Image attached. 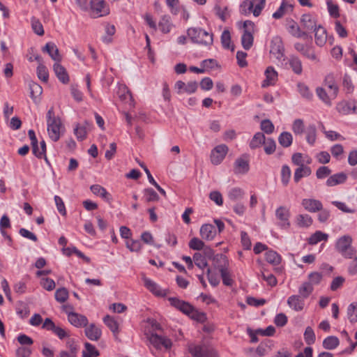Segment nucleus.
<instances>
[{
    "label": "nucleus",
    "mask_w": 357,
    "mask_h": 357,
    "mask_svg": "<svg viewBox=\"0 0 357 357\" xmlns=\"http://www.w3.org/2000/svg\"><path fill=\"white\" fill-rule=\"evenodd\" d=\"M47 132L50 139L56 142L60 138L61 130L63 125L61 119L55 116L53 107H51L47 113Z\"/></svg>",
    "instance_id": "obj_1"
},
{
    "label": "nucleus",
    "mask_w": 357,
    "mask_h": 357,
    "mask_svg": "<svg viewBox=\"0 0 357 357\" xmlns=\"http://www.w3.org/2000/svg\"><path fill=\"white\" fill-rule=\"evenodd\" d=\"M191 40L199 45L211 46L213 43V33L199 27H191L187 31Z\"/></svg>",
    "instance_id": "obj_2"
},
{
    "label": "nucleus",
    "mask_w": 357,
    "mask_h": 357,
    "mask_svg": "<svg viewBox=\"0 0 357 357\" xmlns=\"http://www.w3.org/2000/svg\"><path fill=\"white\" fill-rule=\"evenodd\" d=\"M352 241L349 235H344L336 241V250L346 259H352L356 253L355 249L351 246Z\"/></svg>",
    "instance_id": "obj_3"
},
{
    "label": "nucleus",
    "mask_w": 357,
    "mask_h": 357,
    "mask_svg": "<svg viewBox=\"0 0 357 357\" xmlns=\"http://www.w3.org/2000/svg\"><path fill=\"white\" fill-rule=\"evenodd\" d=\"M255 23L250 20L243 22V33L241 36V44L245 50H250L254 42Z\"/></svg>",
    "instance_id": "obj_4"
},
{
    "label": "nucleus",
    "mask_w": 357,
    "mask_h": 357,
    "mask_svg": "<svg viewBox=\"0 0 357 357\" xmlns=\"http://www.w3.org/2000/svg\"><path fill=\"white\" fill-rule=\"evenodd\" d=\"M188 351L192 357H218L215 349L205 344H190Z\"/></svg>",
    "instance_id": "obj_5"
},
{
    "label": "nucleus",
    "mask_w": 357,
    "mask_h": 357,
    "mask_svg": "<svg viewBox=\"0 0 357 357\" xmlns=\"http://www.w3.org/2000/svg\"><path fill=\"white\" fill-rule=\"evenodd\" d=\"M91 15L93 18L104 17L109 14V8L105 0H91Z\"/></svg>",
    "instance_id": "obj_6"
},
{
    "label": "nucleus",
    "mask_w": 357,
    "mask_h": 357,
    "mask_svg": "<svg viewBox=\"0 0 357 357\" xmlns=\"http://www.w3.org/2000/svg\"><path fill=\"white\" fill-rule=\"evenodd\" d=\"M229 151L228 146L225 144L216 146L211 153V162L215 165H220L225 159Z\"/></svg>",
    "instance_id": "obj_7"
},
{
    "label": "nucleus",
    "mask_w": 357,
    "mask_h": 357,
    "mask_svg": "<svg viewBox=\"0 0 357 357\" xmlns=\"http://www.w3.org/2000/svg\"><path fill=\"white\" fill-rule=\"evenodd\" d=\"M290 211L286 206H279L275 211V216L279 220L278 225L282 229H288L290 227Z\"/></svg>",
    "instance_id": "obj_8"
},
{
    "label": "nucleus",
    "mask_w": 357,
    "mask_h": 357,
    "mask_svg": "<svg viewBox=\"0 0 357 357\" xmlns=\"http://www.w3.org/2000/svg\"><path fill=\"white\" fill-rule=\"evenodd\" d=\"M284 45L282 39L280 37L273 38L271 41L270 53L273 54L278 60L284 59Z\"/></svg>",
    "instance_id": "obj_9"
},
{
    "label": "nucleus",
    "mask_w": 357,
    "mask_h": 357,
    "mask_svg": "<svg viewBox=\"0 0 357 357\" xmlns=\"http://www.w3.org/2000/svg\"><path fill=\"white\" fill-rule=\"evenodd\" d=\"M172 306L182 312L183 314L189 316L193 310V306L188 302L180 300L176 297H169L168 298Z\"/></svg>",
    "instance_id": "obj_10"
},
{
    "label": "nucleus",
    "mask_w": 357,
    "mask_h": 357,
    "mask_svg": "<svg viewBox=\"0 0 357 357\" xmlns=\"http://www.w3.org/2000/svg\"><path fill=\"white\" fill-rule=\"evenodd\" d=\"M221 257H222V259H215L214 260L222 262V264L218 266L222 279V282L226 286H231L233 284V280L231 278L230 273L227 268L228 260L227 257L222 255H221Z\"/></svg>",
    "instance_id": "obj_11"
},
{
    "label": "nucleus",
    "mask_w": 357,
    "mask_h": 357,
    "mask_svg": "<svg viewBox=\"0 0 357 357\" xmlns=\"http://www.w3.org/2000/svg\"><path fill=\"white\" fill-rule=\"evenodd\" d=\"M142 280L145 287L152 294L159 297H165L168 293L167 289H162L155 282L143 275Z\"/></svg>",
    "instance_id": "obj_12"
},
{
    "label": "nucleus",
    "mask_w": 357,
    "mask_h": 357,
    "mask_svg": "<svg viewBox=\"0 0 357 357\" xmlns=\"http://www.w3.org/2000/svg\"><path fill=\"white\" fill-rule=\"evenodd\" d=\"M149 340L156 349H160L162 347L169 349L172 347V341L169 338L158 335L156 333L151 334Z\"/></svg>",
    "instance_id": "obj_13"
},
{
    "label": "nucleus",
    "mask_w": 357,
    "mask_h": 357,
    "mask_svg": "<svg viewBox=\"0 0 357 357\" xmlns=\"http://www.w3.org/2000/svg\"><path fill=\"white\" fill-rule=\"evenodd\" d=\"M68 314V319L69 322L75 327H85L88 324V319L86 316L66 310Z\"/></svg>",
    "instance_id": "obj_14"
},
{
    "label": "nucleus",
    "mask_w": 357,
    "mask_h": 357,
    "mask_svg": "<svg viewBox=\"0 0 357 357\" xmlns=\"http://www.w3.org/2000/svg\"><path fill=\"white\" fill-rule=\"evenodd\" d=\"M218 231L215 226L211 224L203 225L199 230V234L202 239L206 241H212L216 236Z\"/></svg>",
    "instance_id": "obj_15"
},
{
    "label": "nucleus",
    "mask_w": 357,
    "mask_h": 357,
    "mask_svg": "<svg viewBox=\"0 0 357 357\" xmlns=\"http://www.w3.org/2000/svg\"><path fill=\"white\" fill-rule=\"evenodd\" d=\"M301 24L307 33V31H312L317 26L316 18L310 13L302 15Z\"/></svg>",
    "instance_id": "obj_16"
},
{
    "label": "nucleus",
    "mask_w": 357,
    "mask_h": 357,
    "mask_svg": "<svg viewBox=\"0 0 357 357\" xmlns=\"http://www.w3.org/2000/svg\"><path fill=\"white\" fill-rule=\"evenodd\" d=\"M301 204L306 211L310 213L321 211L323 208L322 203L319 200L314 199H303Z\"/></svg>",
    "instance_id": "obj_17"
},
{
    "label": "nucleus",
    "mask_w": 357,
    "mask_h": 357,
    "mask_svg": "<svg viewBox=\"0 0 357 357\" xmlns=\"http://www.w3.org/2000/svg\"><path fill=\"white\" fill-rule=\"evenodd\" d=\"M266 79L262 82L261 86L265 88L274 85L278 80V73L272 66H268L265 70Z\"/></svg>",
    "instance_id": "obj_18"
},
{
    "label": "nucleus",
    "mask_w": 357,
    "mask_h": 357,
    "mask_svg": "<svg viewBox=\"0 0 357 357\" xmlns=\"http://www.w3.org/2000/svg\"><path fill=\"white\" fill-rule=\"evenodd\" d=\"M42 51L47 53L54 61L56 62H60L61 61V56L59 54V49L54 43H47L43 47Z\"/></svg>",
    "instance_id": "obj_19"
},
{
    "label": "nucleus",
    "mask_w": 357,
    "mask_h": 357,
    "mask_svg": "<svg viewBox=\"0 0 357 357\" xmlns=\"http://www.w3.org/2000/svg\"><path fill=\"white\" fill-rule=\"evenodd\" d=\"M287 304L295 311H301L305 305L304 298L299 295H292L288 298Z\"/></svg>",
    "instance_id": "obj_20"
},
{
    "label": "nucleus",
    "mask_w": 357,
    "mask_h": 357,
    "mask_svg": "<svg viewBox=\"0 0 357 357\" xmlns=\"http://www.w3.org/2000/svg\"><path fill=\"white\" fill-rule=\"evenodd\" d=\"M250 169L249 162L243 158H238L235 160L234 172L236 174H246Z\"/></svg>",
    "instance_id": "obj_21"
},
{
    "label": "nucleus",
    "mask_w": 357,
    "mask_h": 357,
    "mask_svg": "<svg viewBox=\"0 0 357 357\" xmlns=\"http://www.w3.org/2000/svg\"><path fill=\"white\" fill-rule=\"evenodd\" d=\"M53 70L60 82L63 84L68 83L69 76L66 68L63 66H61L59 62H56L53 66Z\"/></svg>",
    "instance_id": "obj_22"
},
{
    "label": "nucleus",
    "mask_w": 357,
    "mask_h": 357,
    "mask_svg": "<svg viewBox=\"0 0 357 357\" xmlns=\"http://www.w3.org/2000/svg\"><path fill=\"white\" fill-rule=\"evenodd\" d=\"M312 31L314 32L316 44L323 46L327 40L326 30L322 26L318 25Z\"/></svg>",
    "instance_id": "obj_23"
},
{
    "label": "nucleus",
    "mask_w": 357,
    "mask_h": 357,
    "mask_svg": "<svg viewBox=\"0 0 357 357\" xmlns=\"http://www.w3.org/2000/svg\"><path fill=\"white\" fill-rule=\"evenodd\" d=\"M85 335L89 340L97 341L100 339L102 332L100 328L91 324L85 328Z\"/></svg>",
    "instance_id": "obj_24"
},
{
    "label": "nucleus",
    "mask_w": 357,
    "mask_h": 357,
    "mask_svg": "<svg viewBox=\"0 0 357 357\" xmlns=\"http://www.w3.org/2000/svg\"><path fill=\"white\" fill-rule=\"evenodd\" d=\"M347 179V175L344 172H340L329 176L326 181V185L329 187H332L336 185L342 184L346 182Z\"/></svg>",
    "instance_id": "obj_25"
},
{
    "label": "nucleus",
    "mask_w": 357,
    "mask_h": 357,
    "mask_svg": "<svg viewBox=\"0 0 357 357\" xmlns=\"http://www.w3.org/2000/svg\"><path fill=\"white\" fill-rule=\"evenodd\" d=\"M293 11V5L288 3L286 0H283L279 8L273 14L275 19H280L285 14Z\"/></svg>",
    "instance_id": "obj_26"
},
{
    "label": "nucleus",
    "mask_w": 357,
    "mask_h": 357,
    "mask_svg": "<svg viewBox=\"0 0 357 357\" xmlns=\"http://www.w3.org/2000/svg\"><path fill=\"white\" fill-rule=\"evenodd\" d=\"M90 189L94 195L100 196L106 202H110L112 201V199L111 195L101 185L98 184L92 185Z\"/></svg>",
    "instance_id": "obj_27"
},
{
    "label": "nucleus",
    "mask_w": 357,
    "mask_h": 357,
    "mask_svg": "<svg viewBox=\"0 0 357 357\" xmlns=\"http://www.w3.org/2000/svg\"><path fill=\"white\" fill-rule=\"evenodd\" d=\"M294 47L298 52H301L303 56H306L309 59L315 60L317 59L314 50L310 47H307L301 43H296L294 45Z\"/></svg>",
    "instance_id": "obj_28"
},
{
    "label": "nucleus",
    "mask_w": 357,
    "mask_h": 357,
    "mask_svg": "<svg viewBox=\"0 0 357 357\" xmlns=\"http://www.w3.org/2000/svg\"><path fill=\"white\" fill-rule=\"evenodd\" d=\"M312 174L311 168L308 166L298 167L294 172V180L296 183H298L303 177H306Z\"/></svg>",
    "instance_id": "obj_29"
},
{
    "label": "nucleus",
    "mask_w": 357,
    "mask_h": 357,
    "mask_svg": "<svg viewBox=\"0 0 357 357\" xmlns=\"http://www.w3.org/2000/svg\"><path fill=\"white\" fill-rule=\"evenodd\" d=\"M265 135L261 132L255 133L250 142L249 146L251 149L259 148L265 142Z\"/></svg>",
    "instance_id": "obj_30"
},
{
    "label": "nucleus",
    "mask_w": 357,
    "mask_h": 357,
    "mask_svg": "<svg viewBox=\"0 0 357 357\" xmlns=\"http://www.w3.org/2000/svg\"><path fill=\"white\" fill-rule=\"evenodd\" d=\"M340 340L336 336H328L326 337L322 343V346L325 349L333 350L338 347Z\"/></svg>",
    "instance_id": "obj_31"
},
{
    "label": "nucleus",
    "mask_w": 357,
    "mask_h": 357,
    "mask_svg": "<svg viewBox=\"0 0 357 357\" xmlns=\"http://www.w3.org/2000/svg\"><path fill=\"white\" fill-rule=\"evenodd\" d=\"M288 30L296 38H305L308 36L307 32L301 31L300 26L294 21L288 26Z\"/></svg>",
    "instance_id": "obj_32"
},
{
    "label": "nucleus",
    "mask_w": 357,
    "mask_h": 357,
    "mask_svg": "<svg viewBox=\"0 0 357 357\" xmlns=\"http://www.w3.org/2000/svg\"><path fill=\"white\" fill-rule=\"evenodd\" d=\"M289 63L294 73L296 75H301L302 73V62L298 57L294 56H290Z\"/></svg>",
    "instance_id": "obj_33"
},
{
    "label": "nucleus",
    "mask_w": 357,
    "mask_h": 357,
    "mask_svg": "<svg viewBox=\"0 0 357 357\" xmlns=\"http://www.w3.org/2000/svg\"><path fill=\"white\" fill-rule=\"evenodd\" d=\"M306 140L310 145H314L317 139V128L315 125L310 124L305 130Z\"/></svg>",
    "instance_id": "obj_34"
},
{
    "label": "nucleus",
    "mask_w": 357,
    "mask_h": 357,
    "mask_svg": "<svg viewBox=\"0 0 357 357\" xmlns=\"http://www.w3.org/2000/svg\"><path fill=\"white\" fill-rule=\"evenodd\" d=\"M279 144L284 147H289L293 142L292 135L289 132H282L278 137Z\"/></svg>",
    "instance_id": "obj_35"
},
{
    "label": "nucleus",
    "mask_w": 357,
    "mask_h": 357,
    "mask_svg": "<svg viewBox=\"0 0 357 357\" xmlns=\"http://www.w3.org/2000/svg\"><path fill=\"white\" fill-rule=\"evenodd\" d=\"M314 291V287L310 282H304L298 288L299 296L303 298H307Z\"/></svg>",
    "instance_id": "obj_36"
},
{
    "label": "nucleus",
    "mask_w": 357,
    "mask_h": 357,
    "mask_svg": "<svg viewBox=\"0 0 357 357\" xmlns=\"http://www.w3.org/2000/svg\"><path fill=\"white\" fill-rule=\"evenodd\" d=\"M266 260L273 265H278L280 264L282 258L275 251L268 250L265 254Z\"/></svg>",
    "instance_id": "obj_37"
},
{
    "label": "nucleus",
    "mask_w": 357,
    "mask_h": 357,
    "mask_svg": "<svg viewBox=\"0 0 357 357\" xmlns=\"http://www.w3.org/2000/svg\"><path fill=\"white\" fill-rule=\"evenodd\" d=\"M29 89L30 97L34 102H36V98L42 94L43 88L38 83L32 82L29 84Z\"/></svg>",
    "instance_id": "obj_38"
},
{
    "label": "nucleus",
    "mask_w": 357,
    "mask_h": 357,
    "mask_svg": "<svg viewBox=\"0 0 357 357\" xmlns=\"http://www.w3.org/2000/svg\"><path fill=\"white\" fill-rule=\"evenodd\" d=\"M103 321L114 334L119 333V324L117 321L109 315L104 317Z\"/></svg>",
    "instance_id": "obj_39"
},
{
    "label": "nucleus",
    "mask_w": 357,
    "mask_h": 357,
    "mask_svg": "<svg viewBox=\"0 0 357 357\" xmlns=\"http://www.w3.org/2000/svg\"><path fill=\"white\" fill-rule=\"evenodd\" d=\"M328 234H324L320 231H317L308 239V243L310 245H315L321 241H326Z\"/></svg>",
    "instance_id": "obj_40"
},
{
    "label": "nucleus",
    "mask_w": 357,
    "mask_h": 357,
    "mask_svg": "<svg viewBox=\"0 0 357 357\" xmlns=\"http://www.w3.org/2000/svg\"><path fill=\"white\" fill-rule=\"evenodd\" d=\"M16 312L22 318H25L29 314V308L26 303L19 301L16 305Z\"/></svg>",
    "instance_id": "obj_41"
},
{
    "label": "nucleus",
    "mask_w": 357,
    "mask_h": 357,
    "mask_svg": "<svg viewBox=\"0 0 357 357\" xmlns=\"http://www.w3.org/2000/svg\"><path fill=\"white\" fill-rule=\"evenodd\" d=\"M254 3L250 0L243 1L240 5V12L242 15H248L253 13Z\"/></svg>",
    "instance_id": "obj_42"
},
{
    "label": "nucleus",
    "mask_w": 357,
    "mask_h": 357,
    "mask_svg": "<svg viewBox=\"0 0 357 357\" xmlns=\"http://www.w3.org/2000/svg\"><path fill=\"white\" fill-rule=\"evenodd\" d=\"M297 225L301 227H308L312 223V219L309 215H298L296 217Z\"/></svg>",
    "instance_id": "obj_43"
},
{
    "label": "nucleus",
    "mask_w": 357,
    "mask_h": 357,
    "mask_svg": "<svg viewBox=\"0 0 357 357\" xmlns=\"http://www.w3.org/2000/svg\"><path fill=\"white\" fill-rule=\"evenodd\" d=\"M337 109L342 114H348L351 110L355 112L356 107H351V104L347 101H342L337 104Z\"/></svg>",
    "instance_id": "obj_44"
},
{
    "label": "nucleus",
    "mask_w": 357,
    "mask_h": 357,
    "mask_svg": "<svg viewBox=\"0 0 357 357\" xmlns=\"http://www.w3.org/2000/svg\"><path fill=\"white\" fill-rule=\"evenodd\" d=\"M37 76L39 79L47 83L49 79L48 70L45 65L38 66L36 69Z\"/></svg>",
    "instance_id": "obj_45"
},
{
    "label": "nucleus",
    "mask_w": 357,
    "mask_h": 357,
    "mask_svg": "<svg viewBox=\"0 0 357 357\" xmlns=\"http://www.w3.org/2000/svg\"><path fill=\"white\" fill-rule=\"evenodd\" d=\"M298 90L301 96L307 100H311L313 94L310 91L308 86L304 83L299 82L297 84Z\"/></svg>",
    "instance_id": "obj_46"
},
{
    "label": "nucleus",
    "mask_w": 357,
    "mask_h": 357,
    "mask_svg": "<svg viewBox=\"0 0 357 357\" xmlns=\"http://www.w3.org/2000/svg\"><path fill=\"white\" fill-rule=\"evenodd\" d=\"M303 336L307 344L311 345L315 342L316 336L313 329L310 326H307L305 328Z\"/></svg>",
    "instance_id": "obj_47"
},
{
    "label": "nucleus",
    "mask_w": 357,
    "mask_h": 357,
    "mask_svg": "<svg viewBox=\"0 0 357 357\" xmlns=\"http://www.w3.org/2000/svg\"><path fill=\"white\" fill-rule=\"evenodd\" d=\"M264 146V151L267 155H271L275 151L276 144L272 138H265V142L263 144Z\"/></svg>",
    "instance_id": "obj_48"
},
{
    "label": "nucleus",
    "mask_w": 357,
    "mask_h": 357,
    "mask_svg": "<svg viewBox=\"0 0 357 357\" xmlns=\"http://www.w3.org/2000/svg\"><path fill=\"white\" fill-rule=\"evenodd\" d=\"M347 316L351 323L357 322V303H351L349 305Z\"/></svg>",
    "instance_id": "obj_49"
},
{
    "label": "nucleus",
    "mask_w": 357,
    "mask_h": 357,
    "mask_svg": "<svg viewBox=\"0 0 357 357\" xmlns=\"http://www.w3.org/2000/svg\"><path fill=\"white\" fill-rule=\"evenodd\" d=\"M188 317L199 323H204L206 320V314L204 312H199L195 307H193Z\"/></svg>",
    "instance_id": "obj_50"
},
{
    "label": "nucleus",
    "mask_w": 357,
    "mask_h": 357,
    "mask_svg": "<svg viewBox=\"0 0 357 357\" xmlns=\"http://www.w3.org/2000/svg\"><path fill=\"white\" fill-rule=\"evenodd\" d=\"M193 260L195 265L201 269H204L208 266L205 257L199 252L194 254Z\"/></svg>",
    "instance_id": "obj_51"
},
{
    "label": "nucleus",
    "mask_w": 357,
    "mask_h": 357,
    "mask_svg": "<svg viewBox=\"0 0 357 357\" xmlns=\"http://www.w3.org/2000/svg\"><path fill=\"white\" fill-rule=\"evenodd\" d=\"M327 8L331 16L337 18L340 17V8L337 4H334L332 0L326 1Z\"/></svg>",
    "instance_id": "obj_52"
},
{
    "label": "nucleus",
    "mask_w": 357,
    "mask_h": 357,
    "mask_svg": "<svg viewBox=\"0 0 357 357\" xmlns=\"http://www.w3.org/2000/svg\"><path fill=\"white\" fill-rule=\"evenodd\" d=\"M68 298V291L65 287L58 289L55 292V299L62 303Z\"/></svg>",
    "instance_id": "obj_53"
},
{
    "label": "nucleus",
    "mask_w": 357,
    "mask_h": 357,
    "mask_svg": "<svg viewBox=\"0 0 357 357\" xmlns=\"http://www.w3.org/2000/svg\"><path fill=\"white\" fill-rule=\"evenodd\" d=\"M105 32L107 36L102 37V41L105 43H110L112 41V36L114 35L116 29L114 25H110L107 24L105 26Z\"/></svg>",
    "instance_id": "obj_54"
},
{
    "label": "nucleus",
    "mask_w": 357,
    "mask_h": 357,
    "mask_svg": "<svg viewBox=\"0 0 357 357\" xmlns=\"http://www.w3.org/2000/svg\"><path fill=\"white\" fill-rule=\"evenodd\" d=\"M292 130L295 135H302L304 132V123L301 119L294 120L292 124Z\"/></svg>",
    "instance_id": "obj_55"
},
{
    "label": "nucleus",
    "mask_w": 357,
    "mask_h": 357,
    "mask_svg": "<svg viewBox=\"0 0 357 357\" xmlns=\"http://www.w3.org/2000/svg\"><path fill=\"white\" fill-rule=\"evenodd\" d=\"M31 26L35 33L38 36L44 35V29L40 22L36 17L31 18Z\"/></svg>",
    "instance_id": "obj_56"
},
{
    "label": "nucleus",
    "mask_w": 357,
    "mask_h": 357,
    "mask_svg": "<svg viewBox=\"0 0 357 357\" xmlns=\"http://www.w3.org/2000/svg\"><path fill=\"white\" fill-rule=\"evenodd\" d=\"M244 192L239 188H234L230 190L228 194L229 198L232 201H236L243 197Z\"/></svg>",
    "instance_id": "obj_57"
},
{
    "label": "nucleus",
    "mask_w": 357,
    "mask_h": 357,
    "mask_svg": "<svg viewBox=\"0 0 357 357\" xmlns=\"http://www.w3.org/2000/svg\"><path fill=\"white\" fill-rule=\"evenodd\" d=\"M260 128L265 133L270 135L274 131V125L269 119L262 120L261 122Z\"/></svg>",
    "instance_id": "obj_58"
},
{
    "label": "nucleus",
    "mask_w": 357,
    "mask_h": 357,
    "mask_svg": "<svg viewBox=\"0 0 357 357\" xmlns=\"http://www.w3.org/2000/svg\"><path fill=\"white\" fill-rule=\"evenodd\" d=\"M291 177V169L289 166L283 165L281 169V180L284 185L289 183Z\"/></svg>",
    "instance_id": "obj_59"
},
{
    "label": "nucleus",
    "mask_w": 357,
    "mask_h": 357,
    "mask_svg": "<svg viewBox=\"0 0 357 357\" xmlns=\"http://www.w3.org/2000/svg\"><path fill=\"white\" fill-rule=\"evenodd\" d=\"M188 245L193 250H202L204 247V243L201 239L194 237L190 241Z\"/></svg>",
    "instance_id": "obj_60"
},
{
    "label": "nucleus",
    "mask_w": 357,
    "mask_h": 357,
    "mask_svg": "<svg viewBox=\"0 0 357 357\" xmlns=\"http://www.w3.org/2000/svg\"><path fill=\"white\" fill-rule=\"evenodd\" d=\"M252 1L254 3L253 15L257 17L261 14V10L264 8L266 0H252Z\"/></svg>",
    "instance_id": "obj_61"
},
{
    "label": "nucleus",
    "mask_w": 357,
    "mask_h": 357,
    "mask_svg": "<svg viewBox=\"0 0 357 357\" xmlns=\"http://www.w3.org/2000/svg\"><path fill=\"white\" fill-rule=\"evenodd\" d=\"M309 281L307 282H310L312 286L319 284L322 280V274L319 272H312L308 275Z\"/></svg>",
    "instance_id": "obj_62"
},
{
    "label": "nucleus",
    "mask_w": 357,
    "mask_h": 357,
    "mask_svg": "<svg viewBox=\"0 0 357 357\" xmlns=\"http://www.w3.org/2000/svg\"><path fill=\"white\" fill-rule=\"evenodd\" d=\"M331 173V170L328 167L321 166L319 167L316 172V176L319 179H323L328 176Z\"/></svg>",
    "instance_id": "obj_63"
},
{
    "label": "nucleus",
    "mask_w": 357,
    "mask_h": 357,
    "mask_svg": "<svg viewBox=\"0 0 357 357\" xmlns=\"http://www.w3.org/2000/svg\"><path fill=\"white\" fill-rule=\"evenodd\" d=\"M347 272L350 275H356L357 274V256L348 264Z\"/></svg>",
    "instance_id": "obj_64"
}]
</instances>
